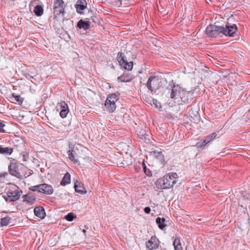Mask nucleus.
Masks as SVG:
<instances>
[{
    "mask_svg": "<svg viewBox=\"0 0 250 250\" xmlns=\"http://www.w3.org/2000/svg\"><path fill=\"white\" fill-rule=\"evenodd\" d=\"M237 31V27L235 24L232 25H226L225 27L209 25L206 29V33L208 36L211 38L216 37L221 33L225 36L232 37Z\"/></svg>",
    "mask_w": 250,
    "mask_h": 250,
    "instance_id": "nucleus-1",
    "label": "nucleus"
},
{
    "mask_svg": "<svg viewBox=\"0 0 250 250\" xmlns=\"http://www.w3.org/2000/svg\"><path fill=\"white\" fill-rule=\"evenodd\" d=\"M12 97L14 98L15 101L19 103V104L21 105L23 101V98L21 97L20 95H16L12 94Z\"/></svg>",
    "mask_w": 250,
    "mask_h": 250,
    "instance_id": "nucleus-27",
    "label": "nucleus"
},
{
    "mask_svg": "<svg viewBox=\"0 0 250 250\" xmlns=\"http://www.w3.org/2000/svg\"><path fill=\"white\" fill-rule=\"evenodd\" d=\"M177 178L178 175L176 173L166 174L156 181L155 182L156 187L161 189L169 188L177 182Z\"/></svg>",
    "mask_w": 250,
    "mask_h": 250,
    "instance_id": "nucleus-2",
    "label": "nucleus"
},
{
    "mask_svg": "<svg viewBox=\"0 0 250 250\" xmlns=\"http://www.w3.org/2000/svg\"><path fill=\"white\" fill-rule=\"evenodd\" d=\"M121 164H122V165L121 166V167H123V166H123V165H124V164H123V163H122Z\"/></svg>",
    "mask_w": 250,
    "mask_h": 250,
    "instance_id": "nucleus-41",
    "label": "nucleus"
},
{
    "mask_svg": "<svg viewBox=\"0 0 250 250\" xmlns=\"http://www.w3.org/2000/svg\"><path fill=\"white\" fill-rule=\"evenodd\" d=\"M216 133H213L211 135L207 136L206 139L204 140L202 142V144H197V146L198 148H201L202 146H205L208 143H209L212 140L214 139L216 137Z\"/></svg>",
    "mask_w": 250,
    "mask_h": 250,
    "instance_id": "nucleus-14",
    "label": "nucleus"
},
{
    "mask_svg": "<svg viewBox=\"0 0 250 250\" xmlns=\"http://www.w3.org/2000/svg\"><path fill=\"white\" fill-rule=\"evenodd\" d=\"M41 190L40 192L47 194L50 195L53 192V188L52 187L46 184H40Z\"/></svg>",
    "mask_w": 250,
    "mask_h": 250,
    "instance_id": "nucleus-13",
    "label": "nucleus"
},
{
    "mask_svg": "<svg viewBox=\"0 0 250 250\" xmlns=\"http://www.w3.org/2000/svg\"><path fill=\"white\" fill-rule=\"evenodd\" d=\"M157 103V100H154V99L153 100V104H155L156 107L158 108V107H159V105H160V104L159 103Z\"/></svg>",
    "mask_w": 250,
    "mask_h": 250,
    "instance_id": "nucleus-37",
    "label": "nucleus"
},
{
    "mask_svg": "<svg viewBox=\"0 0 250 250\" xmlns=\"http://www.w3.org/2000/svg\"><path fill=\"white\" fill-rule=\"evenodd\" d=\"M75 6L76 11L82 14L83 13V11L87 8V2L85 0H78Z\"/></svg>",
    "mask_w": 250,
    "mask_h": 250,
    "instance_id": "nucleus-12",
    "label": "nucleus"
},
{
    "mask_svg": "<svg viewBox=\"0 0 250 250\" xmlns=\"http://www.w3.org/2000/svg\"><path fill=\"white\" fill-rule=\"evenodd\" d=\"M24 76L26 77V78L29 79V78H33V77L31 76L28 73H26L24 74Z\"/></svg>",
    "mask_w": 250,
    "mask_h": 250,
    "instance_id": "nucleus-39",
    "label": "nucleus"
},
{
    "mask_svg": "<svg viewBox=\"0 0 250 250\" xmlns=\"http://www.w3.org/2000/svg\"><path fill=\"white\" fill-rule=\"evenodd\" d=\"M160 82L157 77L151 76L149 78L146 85L147 88L152 92L159 88Z\"/></svg>",
    "mask_w": 250,
    "mask_h": 250,
    "instance_id": "nucleus-6",
    "label": "nucleus"
},
{
    "mask_svg": "<svg viewBox=\"0 0 250 250\" xmlns=\"http://www.w3.org/2000/svg\"><path fill=\"white\" fill-rule=\"evenodd\" d=\"M121 65L123 66L125 69L131 70L133 67V62L132 61L128 62V61H127L126 62H125L123 64H122V63H121Z\"/></svg>",
    "mask_w": 250,
    "mask_h": 250,
    "instance_id": "nucleus-25",
    "label": "nucleus"
},
{
    "mask_svg": "<svg viewBox=\"0 0 250 250\" xmlns=\"http://www.w3.org/2000/svg\"><path fill=\"white\" fill-rule=\"evenodd\" d=\"M152 153H154V155H155V156L156 157H158V156H160V157H163V154L161 152H156V151H153L152 152Z\"/></svg>",
    "mask_w": 250,
    "mask_h": 250,
    "instance_id": "nucleus-34",
    "label": "nucleus"
},
{
    "mask_svg": "<svg viewBox=\"0 0 250 250\" xmlns=\"http://www.w3.org/2000/svg\"><path fill=\"white\" fill-rule=\"evenodd\" d=\"M118 79L122 82H127L132 80V76L124 73L123 75L119 77Z\"/></svg>",
    "mask_w": 250,
    "mask_h": 250,
    "instance_id": "nucleus-21",
    "label": "nucleus"
},
{
    "mask_svg": "<svg viewBox=\"0 0 250 250\" xmlns=\"http://www.w3.org/2000/svg\"><path fill=\"white\" fill-rule=\"evenodd\" d=\"M185 92L178 85H174L172 87L170 92V98L174 100L181 98L184 101L183 94Z\"/></svg>",
    "mask_w": 250,
    "mask_h": 250,
    "instance_id": "nucleus-7",
    "label": "nucleus"
},
{
    "mask_svg": "<svg viewBox=\"0 0 250 250\" xmlns=\"http://www.w3.org/2000/svg\"><path fill=\"white\" fill-rule=\"evenodd\" d=\"M30 189L33 191H38V192H40V190H41L40 185L32 186L30 188Z\"/></svg>",
    "mask_w": 250,
    "mask_h": 250,
    "instance_id": "nucleus-31",
    "label": "nucleus"
},
{
    "mask_svg": "<svg viewBox=\"0 0 250 250\" xmlns=\"http://www.w3.org/2000/svg\"><path fill=\"white\" fill-rule=\"evenodd\" d=\"M13 152V148L10 147H3L2 146H0V153L5 154V155H10Z\"/></svg>",
    "mask_w": 250,
    "mask_h": 250,
    "instance_id": "nucleus-19",
    "label": "nucleus"
},
{
    "mask_svg": "<svg viewBox=\"0 0 250 250\" xmlns=\"http://www.w3.org/2000/svg\"><path fill=\"white\" fill-rule=\"evenodd\" d=\"M70 182V175L68 173H66L62 180L61 182V184L63 186H65V185L69 184Z\"/></svg>",
    "mask_w": 250,
    "mask_h": 250,
    "instance_id": "nucleus-24",
    "label": "nucleus"
},
{
    "mask_svg": "<svg viewBox=\"0 0 250 250\" xmlns=\"http://www.w3.org/2000/svg\"><path fill=\"white\" fill-rule=\"evenodd\" d=\"M8 175V174L6 172L0 173V183H4L6 178Z\"/></svg>",
    "mask_w": 250,
    "mask_h": 250,
    "instance_id": "nucleus-29",
    "label": "nucleus"
},
{
    "mask_svg": "<svg viewBox=\"0 0 250 250\" xmlns=\"http://www.w3.org/2000/svg\"><path fill=\"white\" fill-rule=\"evenodd\" d=\"M90 22L89 21H83V20H80L77 23V27L80 29L83 28L88 29L89 27Z\"/></svg>",
    "mask_w": 250,
    "mask_h": 250,
    "instance_id": "nucleus-16",
    "label": "nucleus"
},
{
    "mask_svg": "<svg viewBox=\"0 0 250 250\" xmlns=\"http://www.w3.org/2000/svg\"><path fill=\"white\" fill-rule=\"evenodd\" d=\"M69 112V110H61L60 113V116L62 118H65Z\"/></svg>",
    "mask_w": 250,
    "mask_h": 250,
    "instance_id": "nucleus-32",
    "label": "nucleus"
},
{
    "mask_svg": "<svg viewBox=\"0 0 250 250\" xmlns=\"http://www.w3.org/2000/svg\"><path fill=\"white\" fill-rule=\"evenodd\" d=\"M145 135V133H144V131L143 130H141L139 132V134H138V135L139 136H141L140 137L141 138H142V137H143V136Z\"/></svg>",
    "mask_w": 250,
    "mask_h": 250,
    "instance_id": "nucleus-38",
    "label": "nucleus"
},
{
    "mask_svg": "<svg viewBox=\"0 0 250 250\" xmlns=\"http://www.w3.org/2000/svg\"><path fill=\"white\" fill-rule=\"evenodd\" d=\"M159 241L155 236H152L150 240L146 243V247L149 250H153L157 249L159 247Z\"/></svg>",
    "mask_w": 250,
    "mask_h": 250,
    "instance_id": "nucleus-11",
    "label": "nucleus"
},
{
    "mask_svg": "<svg viewBox=\"0 0 250 250\" xmlns=\"http://www.w3.org/2000/svg\"><path fill=\"white\" fill-rule=\"evenodd\" d=\"M34 213L37 217L43 219L45 217V212L44 208L42 207H37L34 208Z\"/></svg>",
    "mask_w": 250,
    "mask_h": 250,
    "instance_id": "nucleus-15",
    "label": "nucleus"
},
{
    "mask_svg": "<svg viewBox=\"0 0 250 250\" xmlns=\"http://www.w3.org/2000/svg\"><path fill=\"white\" fill-rule=\"evenodd\" d=\"M5 125L3 123L0 122V132H4V130L3 129V127Z\"/></svg>",
    "mask_w": 250,
    "mask_h": 250,
    "instance_id": "nucleus-36",
    "label": "nucleus"
},
{
    "mask_svg": "<svg viewBox=\"0 0 250 250\" xmlns=\"http://www.w3.org/2000/svg\"><path fill=\"white\" fill-rule=\"evenodd\" d=\"M75 217H76V215L74 216L72 213H69L64 217V218L68 221H72Z\"/></svg>",
    "mask_w": 250,
    "mask_h": 250,
    "instance_id": "nucleus-30",
    "label": "nucleus"
},
{
    "mask_svg": "<svg viewBox=\"0 0 250 250\" xmlns=\"http://www.w3.org/2000/svg\"><path fill=\"white\" fill-rule=\"evenodd\" d=\"M151 211V209H150V208L149 207H146L145 208H144V211L147 213V214H148L150 213Z\"/></svg>",
    "mask_w": 250,
    "mask_h": 250,
    "instance_id": "nucleus-35",
    "label": "nucleus"
},
{
    "mask_svg": "<svg viewBox=\"0 0 250 250\" xmlns=\"http://www.w3.org/2000/svg\"><path fill=\"white\" fill-rule=\"evenodd\" d=\"M239 204H241V206L244 208H247V207L250 206V194L242 191V197L239 199Z\"/></svg>",
    "mask_w": 250,
    "mask_h": 250,
    "instance_id": "nucleus-9",
    "label": "nucleus"
},
{
    "mask_svg": "<svg viewBox=\"0 0 250 250\" xmlns=\"http://www.w3.org/2000/svg\"><path fill=\"white\" fill-rule=\"evenodd\" d=\"M34 12L37 16H41L43 13V9L41 5H36L34 8Z\"/></svg>",
    "mask_w": 250,
    "mask_h": 250,
    "instance_id": "nucleus-22",
    "label": "nucleus"
},
{
    "mask_svg": "<svg viewBox=\"0 0 250 250\" xmlns=\"http://www.w3.org/2000/svg\"><path fill=\"white\" fill-rule=\"evenodd\" d=\"M83 232L84 233H85V232H86V230H85V229H83Z\"/></svg>",
    "mask_w": 250,
    "mask_h": 250,
    "instance_id": "nucleus-40",
    "label": "nucleus"
},
{
    "mask_svg": "<svg viewBox=\"0 0 250 250\" xmlns=\"http://www.w3.org/2000/svg\"><path fill=\"white\" fill-rule=\"evenodd\" d=\"M173 246L175 250H183L182 247L181 246L180 239L178 237L175 238V239L174 240L173 242Z\"/></svg>",
    "mask_w": 250,
    "mask_h": 250,
    "instance_id": "nucleus-23",
    "label": "nucleus"
},
{
    "mask_svg": "<svg viewBox=\"0 0 250 250\" xmlns=\"http://www.w3.org/2000/svg\"><path fill=\"white\" fill-rule=\"evenodd\" d=\"M20 197V193L19 190L14 188H9L6 195L4 196V198L6 201L12 202L18 200Z\"/></svg>",
    "mask_w": 250,
    "mask_h": 250,
    "instance_id": "nucleus-4",
    "label": "nucleus"
},
{
    "mask_svg": "<svg viewBox=\"0 0 250 250\" xmlns=\"http://www.w3.org/2000/svg\"><path fill=\"white\" fill-rule=\"evenodd\" d=\"M74 188L75 191L78 193L84 194L86 192V190L83 186H81V184L79 183L78 184L76 183H75Z\"/></svg>",
    "mask_w": 250,
    "mask_h": 250,
    "instance_id": "nucleus-17",
    "label": "nucleus"
},
{
    "mask_svg": "<svg viewBox=\"0 0 250 250\" xmlns=\"http://www.w3.org/2000/svg\"><path fill=\"white\" fill-rule=\"evenodd\" d=\"M143 167L144 170V172L147 175H149L150 173V171L149 170H147L146 167V166L145 164L143 163Z\"/></svg>",
    "mask_w": 250,
    "mask_h": 250,
    "instance_id": "nucleus-33",
    "label": "nucleus"
},
{
    "mask_svg": "<svg viewBox=\"0 0 250 250\" xmlns=\"http://www.w3.org/2000/svg\"><path fill=\"white\" fill-rule=\"evenodd\" d=\"M59 104L61 106V110H69L68 105L64 101H62Z\"/></svg>",
    "mask_w": 250,
    "mask_h": 250,
    "instance_id": "nucleus-28",
    "label": "nucleus"
},
{
    "mask_svg": "<svg viewBox=\"0 0 250 250\" xmlns=\"http://www.w3.org/2000/svg\"><path fill=\"white\" fill-rule=\"evenodd\" d=\"M117 60L118 61L119 63H122V64H123L125 62H126L127 61H128L125 55V54L122 52L118 53L117 56Z\"/></svg>",
    "mask_w": 250,
    "mask_h": 250,
    "instance_id": "nucleus-20",
    "label": "nucleus"
},
{
    "mask_svg": "<svg viewBox=\"0 0 250 250\" xmlns=\"http://www.w3.org/2000/svg\"><path fill=\"white\" fill-rule=\"evenodd\" d=\"M166 219L164 218H160V217H157L156 219V222L158 224L159 228L161 229H163L166 226V225L164 223L165 222Z\"/></svg>",
    "mask_w": 250,
    "mask_h": 250,
    "instance_id": "nucleus-18",
    "label": "nucleus"
},
{
    "mask_svg": "<svg viewBox=\"0 0 250 250\" xmlns=\"http://www.w3.org/2000/svg\"><path fill=\"white\" fill-rule=\"evenodd\" d=\"M11 218L8 216L1 218V226H6L10 223Z\"/></svg>",
    "mask_w": 250,
    "mask_h": 250,
    "instance_id": "nucleus-26",
    "label": "nucleus"
},
{
    "mask_svg": "<svg viewBox=\"0 0 250 250\" xmlns=\"http://www.w3.org/2000/svg\"><path fill=\"white\" fill-rule=\"evenodd\" d=\"M9 173L19 179H22V176L19 172L18 165L16 163H11L8 167Z\"/></svg>",
    "mask_w": 250,
    "mask_h": 250,
    "instance_id": "nucleus-10",
    "label": "nucleus"
},
{
    "mask_svg": "<svg viewBox=\"0 0 250 250\" xmlns=\"http://www.w3.org/2000/svg\"><path fill=\"white\" fill-rule=\"evenodd\" d=\"M118 96L115 94H111L106 99L104 106L109 112H113L116 108V102L118 101Z\"/></svg>",
    "mask_w": 250,
    "mask_h": 250,
    "instance_id": "nucleus-3",
    "label": "nucleus"
},
{
    "mask_svg": "<svg viewBox=\"0 0 250 250\" xmlns=\"http://www.w3.org/2000/svg\"><path fill=\"white\" fill-rule=\"evenodd\" d=\"M64 13V1L63 0H55L54 2L53 14L56 18L61 14Z\"/></svg>",
    "mask_w": 250,
    "mask_h": 250,
    "instance_id": "nucleus-5",
    "label": "nucleus"
},
{
    "mask_svg": "<svg viewBox=\"0 0 250 250\" xmlns=\"http://www.w3.org/2000/svg\"><path fill=\"white\" fill-rule=\"evenodd\" d=\"M75 146L71 144L69 145V150L67 151L68 158L74 163L77 164L79 163L78 159L81 157L77 153L76 149L74 148Z\"/></svg>",
    "mask_w": 250,
    "mask_h": 250,
    "instance_id": "nucleus-8",
    "label": "nucleus"
}]
</instances>
